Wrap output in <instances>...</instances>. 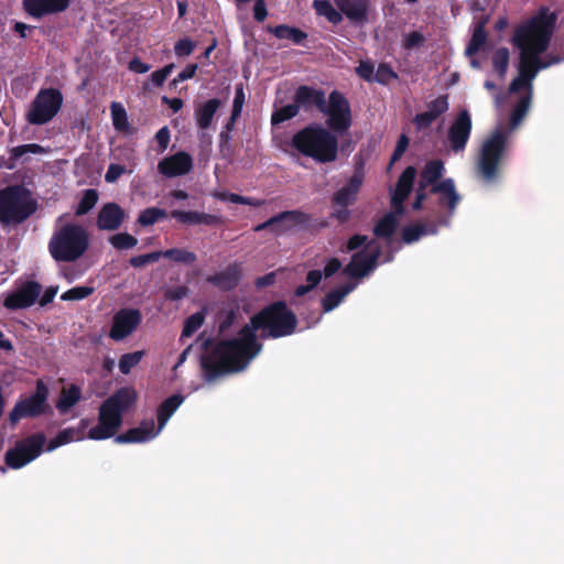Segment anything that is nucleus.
<instances>
[{"instance_id": "nucleus-1", "label": "nucleus", "mask_w": 564, "mask_h": 564, "mask_svg": "<svg viewBox=\"0 0 564 564\" xmlns=\"http://www.w3.org/2000/svg\"><path fill=\"white\" fill-rule=\"evenodd\" d=\"M556 15L541 11L535 17L522 23L516 31L513 44L520 51L519 74L512 80L509 93L517 98V105L511 115L510 128L497 127L481 143L477 170L482 180L491 183L499 176L503 160L507 155L509 135L525 117L531 98L532 83L539 70L564 61V55H549L542 59L540 55L550 45Z\"/></svg>"}, {"instance_id": "nucleus-2", "label": "nucleus", "mask_w": 564, "mask_h": 564, "mask_svg": "<svg viewBox=\"0 0 564 564\" xmlns=\"http://www.w3.org/2000/svg\"><path fill=\"white\" fill-rule=\"evenodd\" d=\"M296 326L295 315L282 302L274 303L254 315L239 333L220 340L202 358L207 381L218 376L238 372L248 367L261 351L258 337H283L291 335Z\"/></svg>"}, {"instance_id": "nucleus-3", "label": "nucleus", "mask_w": 564, "mask_h": 564, "mask_svg": "<svg viewBox=\"0 0 564 564\" xmlns=\"http://www.w3.org/2000/svg\"><path fill=\"white\" fill-rule=\"evenodd\" d=\"M65 215L56 219L50 242L48 251L52 258L58 262H74L87 251L89 247V234L80 225L62 224Z\"/></svg>"}, {"instance_id": "nucleus-4", "label": "nucleus", "mask_w": 564, "mask_h": 564, "mask_svg": "<svg viewBox=\"0 0 564 564\" xmlns=\"http://www.w3.org/2000/svg\"><path fill=\"white\" fill-rule=\"evenodd\" d=\"M137 393L131 388H122L105 400L98 414V424L88 431V438L107 440L116 435L122 424V415L131 408Z\"/></svg>"}, {"instance_id": "nucleus-5", "label": "nucleus", "mask_w": 564, "mask_h": 564, "mask_svg": "<svg viewBox=\"0 0 564 564\" xmlns=\"http://www.w3.org/2000/svg\"><path fill=\"white\" fill-rule=\"evenodd\" d=\"M292 145L303 155L319 163L333 162L337 158L336 135L321 126H310L300 130L292 138Z\"/></svg>"}, {"instance_id": "nucleus-6", "label": "nucleus", "mask_w": 564, "mask_h": 564, "mask_svg": "<svg viewBox=\"0 0 564 564\" xmlns=\"http://www.w3.org/2000/svg\"><path fill=\"white\" fill-rule=\"evenodd\" d=\"M444 170V164L441 161L429 162L421 174L420 187L417 189L416 199L413 204L414 209H420L422 202L425 198L424 189L432 185V192L438 195V200L442 206H447L452 214L460 200L459 194L456 192L454 181L447 178L438 184H434L441 176Z\"/></svg>"}, {"instance_id": "nucleus-7", "label": "nucleus", "mask_w": 564, "mask_h": 564, "mask_svg": "<svg viewBox=\"0 0 564 564\" xmlns=\"http://www.w3.org/2000/svg\"><path fill=\"white\" fill-rule=\"evenodd\" d=\"M380 246L367 236L355 235L346 243L344 251L354 252L344 273L354 279H360L372 272L380 257Z\"/></svg>"}, {"instance_id": "nucleus-8", "label": "nucleus", "mask_w": 564, "mask_h": 564, "mask_svg": "<svg viewBox=\"0 0 564 564\" xmlns=\"http://www.w3.org/2000/svg\"><path fill=\"white\" fill-rule=\"evenodd\" d=\"M184 399L180 394H174L167 398L159 408L158 421L159 424L155 427V423L152 419L144 420L137 427L128 430L126 433L116 436L115 442L119 444L124 443H145L155 438L166 425L170 417L183 403Z\"/></svg>"}, {"instance_id": "nucleus-9", "label": "nucleus", "mask_w": 564, "mask_h": 564, "mask_svg": "<svg viewBox=\"0 0 564 564\" xmlns=\"http://www.w3.org/2000/svg\"><path fill=\"white\" fill-rule=\"evenodd\" d=\"M416 176L414 167L409 166L401 174L397 187L391 196L392 212L386 215L375 227L377 237H389L394 231L399 217L403 214V202L408 198L412 191L413 182Z\"/></svg>"}, {"instance_id": "nucleus-10", "label": "nucleus", "mask_w": 564, "mask_h": 564, "mask_svg": "<svg viewBox=\"0 0 564 564\" xmlns=\"http://www.w3.org/2000/svg\"><path fill=\"white\" fill-rule=\"evenodd\" d=\"M34 212V206L20 187L0 191V221L2 224L21 223Z\"/></svg>"}, {"instance_id": "nucleus-11", "label": "nucleus", "mask_w": 564, "mask_h": 564, "mask_svg": "<svg viewBox=\"0 0 564 564\" xmlns=\"http://www.w3.org/2000/svg\"><path fill=\"white\" fill-rule=\"evenodd\" d=\"M63 96L55 88L41 89L25 113L30 124L41 126L51 121L61 110Z\"/></svg>"}, {"instance_id": "nucleus-12", "label": "nucleus", "mask_w": 564, "mask_h": 564, "mask_svg": "<svg viewBox=\"0 0 564 564\" xmlns=\"http://www.w3.org/2000/svg\"><path fill=\"white\" fill-rule=\"evenodd\" d=\"M45 444V436L42 433L33 434L15 444V446L6 454V462L11 468H21L42 453Z\"/></svg>"}, {"instance_id": "nucleus-13", "label": "nucleus", "mask_w": 564, "mask_h": 564, "mask_svg": "<svg viewBox=\"0 0 564 564\" xmlns=\"http://www.w3.org/2000/svg\"><path fill=\"white\" fill-rule=\"evenodd\" d=\"M321 111L325 113L327 124L335 131L347 130L350 126V108L347 99L338 91L329 95L328 102L325 100Z\"/></svg>"}, {"instance_id": "nucleus-14", "label": "nucleus", "mask_w": 564, "mask_h": 564, "mask_svg": "<svg viewBox=\"0 0 564 564\" xmlns=\"http://www.w3.org/2000/svg\"><path fill=\"white\" fill-rule=\"evenodd\" d=\"M48 390L46 386L39 381L35 393L18 402L10 413V421L17 423L25 416H36L45 411Z\"/></svg>"}, {"instance_id": "nucleus-15", "label": "nucleus", "mask_w": 564, "mask_h": 564, "mask_svg": "<svg viewBox=\"0 0 564 564\" xmlns=\"http://www.w3.org/2000/svg\"><path fill=\"white\" fill-rule=\"evenodd\" d=\"M471 131V118L467 110L458 113L448 129L447 141L453 152H463L466 148Z\"/></svg>"}, {"instance_id": "nucleus-16", "label": "nucleus", "mask_w": 564, "mask_h": 564, "mask_svg": "<svg viewBox=\"0 0 564 564\" xmlns=\"http://www.w3.org/2000/svg\"><path fill=\"white\" fill-rule=\"evenodd\" d=\"M141 322V315L137 310H120L112 318L109 337L120 341L131 335Z\"/></svg>"}, {"instance_id": "nucleus-17", "label": "nucleus", "mask_w": 564, "mask_h": 564, "mask_svg": "<svg viewBox=\"0 0 564 564\" xmlns=\"http://www.w3.org/2000/svg\"><path fill=\"white\" fill-rule=\"evenodd\" d=\"M42 291L37 282H26L4 300V306L10 310L26 308L35 303Z\"/></svg>"}, {"instance_id": "nucleus-18", "label": "nucleus", "mask_w": 564, "mask_h": 564, "mask_svg": "<svg viewBox=\"0 0 564 564\" xmlns=\"http://www.w3.org/2000/svg\"><path fill=\"white\" fill-rule=\"evenodd\" d=\"M193 167V160L189 154L178 152L174 155L163 159L159 165V172L166 177H175L187 174Z\"/></svg>"}, {"instance_id": "nucleus-19", "label": "nucleus", "mask_w": 564, "mask_h": 564, "mask_svg": "<svg viewBox=\"0 0 564 564\" xmlns=\"http://www.w3.org/2000/svg\"><path fill=\"white\" fill-rule=\"evenodd\" d=\"M341 15L356 24L368 22L370 0H335Z\"/></svg>"}, {"instance_id": "nucleus-20", "label": "nucleus", "mask_w": 564, "mask_h": 564, "mask_svg": "<svg viewBox=\"0 0 564 564\" xmlns=\"http://www.w3.org/2000/svg\"><path fill=\"white\" fill-rule=\"evenodd\" d=\"M70 0H23L25 11L33 18L54 14L66 10Z\"/></svg>"}, {"instance_id": "nucleus-21", "label": "nucleus", "mask_w": 564, "mask_h": 564, "mask_svg": "<svg viewBox=\"0 0 564 564\" xmlns=\"http://www.w3.org/2000/svg\"><path fill=\"white\" fill-rule=\"evenodd\" d=\"M124 217V212L119 205L108 203L99 210L97 226L101 230H116L121 226Z\"/></svg>"}, {"instance_id": "nucleus-22", "label": "nucleus", "mask_w": 564, "mask_h": 564, "mask_svg": "<svg viewBox=\"0 0 564 564\" xmlns=\"http://www.w3.org/2000/svg\"><path fill=\"white\" fill-rule=\"evenodd\" d=\"M362 185V176L359 173L354 174L348 183L338 189L334 197L333 204L351 205L357 199V194Z\"/></svg>"}, {"instance_id": "nucleus-23", "label": "nucleus", "mask_w": 564, "mask_h": 564, "mask_svg": "<svg viewBox=\"0 0 564 564\" xmlns=\"http://www.w3.org/2000/svg\"><path fill=\"white\" fill-rule=\"evenodd\" d=\"M272 221L274 223L272 224L271 232L279 236L294 229L300 224H302L303 215L294 210L283 212L276 216H273Z\"/></svg>"}, {"instance_id": "nucleus-24", "label": "nucleus", "mask_w": 564, "mask_h": 564, "mask_svg": "<svg viewBox=\"0 0 564 564\" xmlns=\"http://www.w3.org/2000/svg\"><path fill=\"white\" fill-rule=\"evenodd\" d=\"M87 426L88 422L86 420H82L79 427H69L61 431L53 440L50 441L46 449L52 452L62 445L84 440V431L87 429Z\"/></svg>"}, {"instance_id": "nucleus-25", "label": "nucleus", "mask_w": 564, "mask_h": 564, "mask_svg": "<svg viewBox=\"0 0 564 564\" xmlns=\"http://www.w3.org/2000/svg\"><path fill=\"white\" fill-rule=\"evenodd\" d=\"M325 100V94L322 90L313 89L307 86H301L295 94V101L299 107L316 106L321 111Z\"/></svg>"}, {"instance_id": "nucleus-26", "label": "nucleus", "mask_w": 564, "mask_h": 564, "mask_svg": "<svg viewBox=\"0 0 564 564\" xmlns=\"http://www.w3.org/2000/svg\"><path fill=\"white\" fill-rule=\"evenodd\" d=\"M220 106L218 99H209L200 104L195 109V118L200 129H207L212 124L213 118Z\"/></svg>"}, {"instance_id": "nucleus-27", "label": "nucleus", "mask_w": 564, "mask_h": 564, "mask_svg": "<svg viewBox=\"0 0 564 564\" xmlns=\"http://www.w3.org/2000/svg\"><path fill=\"white\" fill-rule=\"evenodd\" d=\"M171 216L178 221L187 225H214L218 221V218L214 215H208L198 212H183V210H173Z\"/></svg>"}, {"instance_id": "nucleus-28", "label": "nucleus", "mask_w": 564, "mask_h": 564, "mask_svg": "<svg viewBox=\"0 0 564 564\" xmlns=\"http://www.w3.org/2000/svg\"><path fill=\"white\" fill-rule=\"evenodd\" d=\"M357 286L356 282L347 283L336 290L326 294L323 300V308L325 312H330L337 307L341 301Z\"/></svg>"}, {"instance_id": "nucleus-29", "label": "nucleus", "mask_w": 564, "mask_h": 564, "mask_svg": "<svg viewBox=\"0 0 564 564\" xmlns=\"http://www.w3.org/2000/svg\"><path fill=\"white\" fill-rule=\"evenodd\" d=\"M357 286L356 282L347 283L336 290L326 294L323 300V308L325 312H330L337 307L341 301Z\"/></svg>"}, {"instance_id": "nucleus-30", "label": "nucleus", "mask_w": 564, "mask_h": 564, "mask_svg": "<svg viewBox=\"0 0 564 564\" xmlns=\"http://www.w3.org/2000/svg\"><path fill=\"white\" fill-rule=\"evenodd\" d=\"M82 392L77 386L64 388L56 403V409L61 414H66L80 400Z\"/></svg>"}, {"instance_id": "nucleus-31", "label": "nucleus", "mask_w": 564, "mask_h": 564, "mask_svg": "<svg viewBox=\"0 0 564 564\" xmlns=\"http://www.w3.org/2000/svg\"><path fill=\"white\" fill-rule=\"evenodd\" d=\"M110 112L113 128L122 133H131L132 129L124 107L120 102L113 101L110 105Z\"/></svg>"}, {"instance_id": "nucleus-32", "label": "nucleus", "mask_w": 564, "mask_h": 564, "mask_svg": "<svg viewBox=\"0 0 564 564\" xmlns=\"http://www.w3.org/2000/svg\"><path fill=\"white\" fill-rule=\"evenodd\" d=\"M313 7L318 15L325 17L333 24H338L343 20L340 10H337L328 0H315Z\"/></svg>"}, {"instance_id": "nucleus-33", "label": "nucleus", "mask_w": 564, "mask_h": 564, "mask_svg": "<svg viewBox=\"0 0 564 564\" xmlns=\"http://www.w3.org/2000/svg\"><path fill=\"white\" fill-rule=\"evenodd\" d=\"M509 58L510 54L506 47L498 48L492 55L494 72L497 73L500 78H503L507 73Z\"/></svg>"}, {"instance_id": "nucleus-34", "label": "nucleus", "mask_w": 564, "mask_h": 564, "mask_svg": "<svg viewBox=\"0 0 564 564\" xmlns=\"http://www.w3.org/2000/svg\"><path fill=\"white\" fill-rule=\"evenodd\" d=\"M486 39L487 35L484 23H478L474 29L471 40L466 47L465 54L469 57L473 56L484 45Z\"/></svg>"}, {"instance_id": "nucleus-35", "label": "nucleus", "mask_w": 564, "mask_h": 564, "mask_svg": "<svg viewBox=\"0 0 564 564\" xmlns=\"http://www.w3.org/2000/svg\"><path fill=\"white\" fill-rule=\"evenodd\" d=\"M436 230L432 227L425 225H413L404 228L403 230V241L406 243H412L419 240L422 236L434 234Z\"/></svg>"}, {"instance_id": "nucleus-36", "label": "nucleus", "mask_w": 564, "mask_h": 564, "mask_svg": "<svg viewBox=\"0 0 564 564\" xmlns=\"http://www.w3.org/2000/svg\"><path fill=\"white\" fill-rule=\"evenodd\" d=\"M300 107L294 100V104L286 105L284 107H281L276 109L271 117L272 124H279L281 122H284L289 119L294 118L299 113Z\"/></svg>"}, {"instance_id": "nucleus-37", "label": "nucleus", "mask_w": 564, "mask_h": 564, "mask_svg": "<svg viewBox=\"0 0 564 564\" xmlns=\"http://www.w3.org/2000/svg\"><path fill=\"white\" fill-rule=\"evenodd\" d=\"M274 35L281 40H291L294 43H301L305 39V34L295 28L279 25L273 30Z\"/></svg>"}, {"instance_id": "nucleus-38", "label": "nucleus", "mask_w": 564, "mask_h": 564, "mask_svg": "<svg viewBox=\"0 0 564 564\" xmlns=\"http://www.w3.org/2000/svg\"><path fill=\"white\" fill-rule=\"evenodd\" d=\"M167 258L174 262L182 263H192L196 260L195 253L187 251L185 249H169L166 251H161V258Z\"/></svg>"}, {"instance_id": "nucleus-39", "label": "nucleus", "mask_w": 564, "mask_h": 564, "mask_svg": "<svg viewBox=\"0 0 564 564\" xmlns=\"http://www.w3.org/2000/svg\"><path fill=\"white\" fill-rule=\"evenodd\" d=\"M111 246L118 250L131 249L137 246L138 239L127 232H120L109 238Z\"/></svg>"}, {"instance_id": "nucleus-40", "label": "nucleus", "mask_w": 564, "mask_h": 564, "mask_svg": "<svg viewBox=\"0 0 564 564\" xmlns=\"http://www.w3.org/2000/svg\"><path fill=\"white\" fill-rule=\"evenodd\" d=\"M143 356L144 352L141 350L122 355L119 361V370L123 375H128L141 361Z\"/></svg>"}, {"instance_id": "nucleus-41", "label": "nucleus", "mask_w": 564, "mask_h": 564, "mask_svg": "<svg viewBox=\"0 0 564 564\" xmlns=\"http://www.w3.org/2000/svg\"><path fill=\"white\" fill-rule=\"evenodd\" d=\"M97 200V192L95 189H87L78 203L76 215L80 216L87 214L96 205Z\"/></svg>"}, {"instance_id": "nucleus-42", "label": "nucleus", "mask_w": 564, "mask_h": 564, "mask_svg": "<svg viewBox=\"0 0 564 564\" xmlns=\"http://www.w3.org/2000/svg\"><path fill=\"white\" fill-rule=\"evenodd\" d=\"M166 212L156 207L144 209L139 216V223L142 226L155 224L159 219L165 218Z\"/></svg>"}, {"instance_id": "nucleus-43", "label": "nucleus", "mask_w": 564, "mask_h": 564, "mask_svg": "<svg viewBox=\"0 0 564 564\" xmlns=\"http://www.w3.org/2000/svg\"><path fill=\"white\" fill-rule=\"evenodd\" d=\"M32 153V154H45L48 153V150L36 144V143H30L24 145L15 147L11 150V158L12 159H19L24 154Z\"/></svg>"}, {"instance_id": "nucleus-44", "label": "nucleus", "mask_w": 564, "mask_h": 564, "mask_svg": "<svg viewBox=\"0 0 564 564\" xmlns=\"http://www.w3.org/2000/svg\"><path fill=\"white\" fill-rule=\"evenodd\" d=\"M204 323L203 313L198 312L191 315L186 321L182 332V337L192 336Z\"/></svg>"}, {"instance_id": "nucleus-45", "label": "nucleus", "mask_w": 564, "mask_h": 564, "mask_svg": "<svg viewBox=\"0 0 564 564\" xmlns=\"http://www.w3.org/2000/svg\"><path fill=\"white\" fill-rule=\"evenodd\" d=\"M322 275L323 273L319 270L310 271L306 276L307 284L297 286L295 294L297 296L306 294L308 291H311L314 286H316L319 283Z\"/></svg>"}, {"instance_id": "nucleus-46", "label": "nucleus", "mask_w": 564, "mask_h": 564, "mask_svg": "<svg viewBox=\"0 0 564 564\" xmlns=\"http://www.w3.org/2000/svg\"><path fill=\"white\" fill-rule=\"evenodd\" d=\"M94 292L90 286H76L62 294L61 299L64 301H79L86 299Z\"/></svg>"}, {"instance_id": "nucleus-47", "label": "nucleus", "mask_w": 564, "mask_h": 564, "mask_svg": "<svg viewBox=\"0 0 564 564\" xmlns=\"http://www.w3.org/2000/svg\"><path fill=\"white\" fill-rule=\"evenodd\" d=\"M246 101V96L243 91L242 85L236 86V94L234 98L232 111H231V120L235 121L242 111L243 105Z\"/></svg>"}, {"instance_id": "nucleus-48", "label": "nucleus", "mask_w": 564, "mask_h": 564, "mask_svg": "<svg viewBox=\"0 0 564 564\" xmlns=\"http://www.w3.org/2000/svg\"><path fill=\"white\" fill-rule=\"evenodd\" d=\"M196 44L188 37L181 39L174 45V52L178 57H185L193 53Z\"/></svg>"}, {"instance_id": "nucleus-49", "label": "nucleus", "mask_w": 564, "mask_h": 564, "mask_svg": "<svg viewBox=\"0 0 564 564\" xmlns=\"http://www.w3.org/2000/svg\"><path fill=\"white\" fill-rule=\"evenodd\" d=\"M161 258V251H154L147 254L135 256L130 259V264L134 268H141L148 263L156 262Z\"/></svg>"}, {"instance_id": "nucleus-50", "label": "nucleus", "mask_w": 564, "mask_h": 564, "mask_svg": "<svg viewBox=\"0 0 564 564\" xmlns=\"http://www.w3.org/2000/svg\"><path fill=\"white\" fill-rule=\"evenodd\" d=\"M427 109L436 117L444 113L448 109V101L446 96H440L436 99L432 100Z\"/></svg>"}, {"instance_id": "nucleus-51", "label": "nucleus", "mask_w": 564, "mask_h": 564, "mask_svg": "<svg viewBox=\"0 0 564 564\" xmlns=\"http://www.w3.org/2000/svg\"><path fill=\"white\" fill-rule=\"evenodd\" d=\"M332 217L337 219L339 223L348 221L350 218V210L348 209V205L334 204Z\"/></svg>"}, {"instance_id": "nucleus-52", "label": "nucleus", "mask_w": 564, "mask_h": 564, "mask_svg": "<svg viewBox=\"0 0 564 564\" xmlns=\"http://www.w3.org/2000/svg\"><path fill=\"white\" fill-rule=\"evenodd\" d=\"M437 117L434 116L429 109L425 112L419 113L414 118V122L419 129L427 128Z\"/></svg>"}, {"instance_id": "nucleus-53", "label": "nucleus", "mask_w": 564, "mask_h": 564, "mask_svg": "<svg viewBox=\"0 0 564 564\" xmlns=\"http://www.w3.org/2000/svg\"><path fill=\"white\" fill-rule=\"evenodd\" d=\"M126 172V169L124 166L122 165H119V164H110V166L108 167L107 172H106V175H105V180L106 182L108 183H113L116 182L123 173Z\"/></svg>"}, {"instance_id": "nucleus-54", "label": "nucleus", "mask_w": 564, "mask_h": 564, "mask_svg": "<svg viewBox=\"0 0 564 564\" xmlns=\"http://www.w3.org/2000/svg\"><path fill=\"white\" fill-rule=\"evenodd\" d=\"M198 66L197 64H188L178 75L173 79V84L177 85L181 82L191 79L195 76Z\"/></svg>"}, {"instance_id": "nucleus-55", "label": "nucleus", "mask_w": 564, "mask_h": 564, "mask_svg": "<svg viewBox=\"0 0 564 564\" xmlns=\"http://www.w3.org/2000/svg\"><path fill=\"white\" fill-rule=\"evenodd\" d=\"M423 40L424 37L420 32H411L404 36V46L406 48L417 47L423 43Z\"/></svg>"}, {"instance_id": "nucleus-56", "label": "nucleus", "mask_w": 564, "mask_h": 564, "mask_svg": "<svg viewBox=\"0 0 564 564\" xmlns=\"http://www.w3.org/2000/svg\"><path fill=\"white\" fill-rule=\"evenodd\" d=\"M228 199L235 204H246V205L257 206V207L263 205V203H264L263 200H260V199L243 197V196H240L237 194H230L228 196Z\"/></svg>"}, {"instance_id": "nucleus-57", "label": "nucleus", "mask_w": 564, "mask_h": 564, "mask_svg": "<svg viewBox=\"0 0 564 564\" xmlns=\"http://www.w3.org/2000/svg\"><path fill=\"white\" fill-rule=\"evenodd\" d=\"M356 72L361 78L366 80H372L373 65L369 62H360L356 68Z\"/></svg>"}, {"instance_id": "nucleus-58", "label": "nucleus", "mask_w": 564, "mask_h": 564, "mask_svg": "<svg viewBox=\"0 0 564 564\" xmlns=\"http://www.w3.org/2000/svg\"><path fill=\"white\" fill-rule=\"evenodd\" d=\"M408 145H409V139L405 135H401V138L398 141V144L395 147V150L393 152L391 161L394 162V161L399 160L405 152Z\"/></svg>"}, {"instance_id": "nucleus-59", "label": "nucleus", "mask_w": 564, "mask_h": 564, "mask_svg": "<svg viewBox=\"0 0 564 564\" xmlns=\"http://www.w3.org/2000/svg\"><path fill=\"white\" fill-rule=\"evenodd\" d=\"M155 139L159 143V145L161 147L162 150H165L169 145V142H170V130L167 127H163L161 128L156 134H155Z\"/></svg>"}, {"instance_id": "nucleus-60", "label": "nucleus", "mask_w": 564, "mask_h": 564, "mask_svg": "<svg viewBox=\"0 0 564 564\" xmlns=\"http://www.w3.org/2000/svg\"><path fill=\"white\" fill-rule=\"evenodd\" d=\"M151 68L150 65L141 62L140 59L138 58H133L130 63H129V69L134 72V73H138V74H144L147 72H149Z\"/></svg>"}, {"instance_id": "nucleus-61", "label": "nucleus", "mask_w": 564, "mask_h": 564, "mask_svg": "<svg viewBox=\"0 0 564 564\" xmlns=\"http://www.w3.org/2000/svg\"><path fill=\"white\" fill-rule=\"evenodd\" d=\"M254 19L263 21L268 14L263 0H257L253 7Z\"/></svg>"}, {"instance_id": "nucleus-62", "label": "nucleus", "mask_w": 564, "mask_h": 564, "mask_svg": "<svg viewBox=\"0 0 564 564\" xmlns=\"http://www.w3.org/2000/svg\"><path fill=\"white\" fill-rule=\"evenodd\" d=\"M341 268V263L338 259H330L324 268V274L326 278L332 276Z\"/></svg>"}, {"instance_id": "nucleus-63", "label": "nucleus", "mask_w": 564, "mask_h": 564, "mask_svg": "<svg viewBox=\"0 0 564 564\" xmlns=\"http://www.w3.org/2000/svg\"><path fill=\"white\" fill-rule=\"evenodd\" d=\"M186 295V290L184 288H176L174 290L167 291V296L172 300H180Z\"/></svg>"}, {"instance_id": "nucleus-64", "label": "nucleus", "mask_w": 564, "mask_h": 564, "mask_svg": "<svg viewBox=\"0 0 564 564\" xmlns=\"http://www.w3.org/2000/svg\"><path fill=\"white\" fill-rule=\"evenodd\" d=\"M151 79L153 82L154 85L156 86H161L166 77L164 76V74L159 69V70H155L151 74Z\"/></svg>"}]
</instances>
